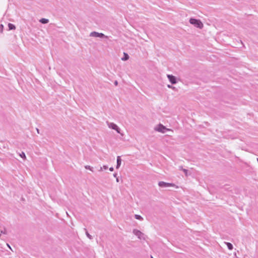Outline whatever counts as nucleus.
I'll return each instance as SVG.
<instances>
[{"instance_id":"nucleus-16","label":"nucleus","mask_w":258,"mask_h":258,"mask_svg":"<svg viewBox=\"0 0 258 258\" xmlns=\"http://www.w3.org/2000/svg\"><path fill=\"white\" fill-rule=\"evenodd\" d=\"M85 168L86 169H89V170H90L92 171V172L93 171V169H93V168H92V167H91L90 166H89V165H86V166H85Z\"/></svg>"},{"instance_id":"nucleus-15","label":"nucleus","mask_w":258,"mask_h":258,"mask_svg":"<svg viewBox=\"0 0 258 258\" xmlns=\"http://www.w3.org/2000/svg\"><path fill=\"white\" fill-rule=\"evenodd\" d=\"M0 231H1L0 238L3 239V238H2V233L4 234H7V232L6 229H5L4 231L0 230Z\"/></svg>"},{"instance_id":"nucleus-19","label":"nucleus","mask_w":258,"mask_h":258,"mask_svg":"<svg viewBox=\"0 0 258 258\" xmlns=\"http://www.w3.org/2000/svg\"><path fill=\"white\" fill-rule=\"evenodd\" d=\"M183 172L184 173L186 176H188L190 174L188 173V170L187 169L183 170Z\"/></svg>"},{"instance_id":"nucleus-11","label":"nucleus","mask_w":258,"mask_h":258,"mask_svg":"<svg viewBox=\"0 0 258 258\" xmlns=\"http://www.w3.org/2000/svg\"><path fill=\"white\" fill-rule=\"evenodd\" d=\"M128 58H129L128 55L127 53H124V57H122L121 58V59L122 60H123V61H125V60H126L128 59Z\"/></svg>"},{"instance_id":"nucleus-22","label":"nucleus","mask_w":258,"mask_h":258,"mask_svg":"<svg viewBox=\"0 0 258 258\" xmlns=\"http://www.w3.org/2000/svg\"><path fill=\"white\" fill-rule=\"evenodd\" d=\"M4 26L2 24L0 25V32H2Z\"/></svg>"},{"instance_id":"nucleus-25","label":"nucleus","mask_w":258,"mask_h":258,"mask_svg":"<svg viewBox=\"0 0 258 258\" xmlns=\"http://www.w3.org/2000/svg\"><path fill=\"white\" fill-rule=\"evenodd\" d=\"M114 85H115V86H117V85H118V82H117V81H115L114 82Z\"/></svg>"},{"instance_id":"nucleus-5","label":"nucleus","mask_w":258,"mask_h":258,"mask_svg":"<svg viewBox=\"0 0 258 258\" xmlns=\"http://www.w3.org/2000/svg\"><path fill=\"white\" fill-rule=\"evenodd\" d=\"M158 185L161 187H173L175 184L173 183H167L164 181H159L158 182Z\"/></svg>"},{"instance_id":"nucleus-12","label":"nucleus","mask_w":258,"mask_h":258,"mask_svg":"<svg viewBox=\"0 0 258 258\" xmlns=\"http://www.w3.org/2000/svg\"><path fill=\"white\" fill-rule=\"evenodd\" d=\"M229 250H232L233 249V245L231 243L229 242H225Z\"/></svg>"},{"instance_id":"nucleus-27","label":"nucleus","mask_w":258,"mask_h":258,"mask_svg":"<svg viewBox=\"0 0 258 258\" xmlns=\"http://www.w3.org/2000/svg\"><path fill=\"white\" fill-rule=\"evenodd\" d=\"M116 175H117V174H116V173H114V174H113V176H114V177H116Z\"/></svg>"},{"instance_id":"nucleus-28","label":"nucleus","mask_w":258,"mask_h":258,"mask_svg":"<svg viewBox=\"0 0 258 258\" xmlns=\"http://www.w3.org/2000/svg\"><path fill=\"white\" fill-rule=\"evenodd\" d=\"M116 181H117V182H119V179H118V178H116Z\"/></svg>"},{"instance_id":"nucleus-29","label":"nucleus","mask_w":258,"mask_h":258,"mask_svg":"<svg viewBox=\"0 0 258 258\" xmlns=\"http://www.w3.org/2000/svg\"><path fill=\"white\" fill-rule=\"evenodd\" d=\"M151 258H153V256H151Z\"/></svg>"},{"instance_id":"nucleus-14","label":"nucleus","mask_w":258,"mask_h":258,"mask_svg":"<svg viewBox=\"0 0 258 258\" xmlns=\"http://www.w3.org/2000/svg\"><path fill=\"white\" fill-rule=\"evenodd\" d=\"M85 231H86V234L87 235V236L90 239H92L93 238L92 236L88 233V232L87 231V229H85Z\"/></svg>"},{"instance_id":"nucleus-10","label":"nucleus","mask_w":258,"mask_h":258,"mask_svg":"<svg viewBox=\"0 0 258 258\" xmlns=\"http://www.w3.org/2000/svg\"><path fill=\"white\" fill-rule=\"evenodd\" d=\"M8 27L9 30H15L16 29L15 26L11 23H9L8 24Z\"/></svg>"},{"instance_id":"nucleus-20","label":"nucleus","mask_w":258,"mask_h":258,"mask_svg":"<svg viewBox=\"0 0 258 258\" xmlns=\"http://www.w3.org/2000/svg\"><path fill=\"white\" fill-rule=\"evenodd\" d=\"M20 156L21 158L25 159H26V156L24 152H22L21 154H20Z\"/></svg>"},{"instance_id":"nucleus-17","label":"nucleus","mask_w":258,"mask_h":258,"mask_svg":"<svg viewBox=\"0 0 258 258\" xmlns=\"http://www.w3.org/2000/svg\"><path fill=\"white\" fill-rule=\"evenodd\" d=\"M98 37H100V38H103V37L107 38V36H105L104 34H103V33H99Z\"/></svg>"},{"instance_id":"nucleus-4","label":"nucleus","mask_w":258,"mask_h":258,"mask_svg":"<svg viewBox=\"0 0 258 258\" xmlns=\"http://www.w3.org/2000/svg\"><path fill=\"white\" fill-rule=\"evenodd\" d=\"M133 233L140 239H145L144 234L140 230L137 229H134Z\"/></svg>"},{"instance_id":"nucleus-2","label":"nucleus","mask_w":258,"mask_h":258,"mask_svg":"<svg viewBox=\"0 0 258 258\" xmlns=\"http://www.w3.org/2000/svg\"><path fill=\"white\" fill-rule=\"evenodd\" d=\"M154 130L161 133H165L166 131H170V129L166 128L165 126L161 123L155 126Z\"/></svg>"},{"instance_id":"nucleus-26","label":"nucleus","mask_w":258,"mask_h":258,"mask_svg":"<svg viewBox=\"0 0 258 258\" xmlns=\"http://www.w3.org/2000/svg\"><path fill=\"white\" fill-rule=\"evenodd\" d=\"M36 131H37V133H38V134H39V133H40V132H39V129H38V128H36Z\"/></svg>"},{"instance_id":"nucleus-9","label":"nucleus","mask_w":258,"mask_h":258,"mask_svg":"<svg viewBox=\"0 0 258 258\" xmlns=\"http://www.w3.org/2000/svg\"><path fill=\"white\" fill-rule=\"evenodd\" d=\"M39 22L42 24H46L48 23L49 20L45 18H42L39 20Z\"/></svg>"},{"instance_id":"nucleus-18","label":"nucleus","mask_w":258,"mask_h":258,"mask_svg":"<svg viewBox=\"0 0 258 258\" xmlns=\"http://www.w3.org/2000/svg\"><path fill=\"white\" fill-rule=\"evenodd\" d=\"M108 168V166L106 165H104L103 167H101L100 169L99 170V171H102V169H104L105 170L107 169Z\"/></svg>"},{"instance_id":"nucleus-8","label":"nucleus","mask_w":258,"mask_h":258,"mask_svg":"<svg viewBox=\"0 0 258 258\" xmlns=\"http://www.w3.org/2000/svg\"><path fill=\"white\" fill-rule=\"evenodd\" d=\"M98 35H99V33L97 32H95V31L92 32L90 34V36H91V37H98Z\"/></svg>"},{"instance_id":"nucleus-7","label":"nucleus","mask_w":258,"mask_h":258,"mask_svg":"<svg viewBox=\"0 0 258 258\" xmlns=\"http://www.w3.org/2000/svg\"><path fill=\"white\" fill-rule=\"evenodd\" d=\"M121 163V159L120 156H117V165L116 168L118 169L119 168Z\"/></svg>"},{"instance_id":"nucleus-23","label":"nucleus","mask_w":258,"mask_h":258,"mask_svg":"<svg viewBox=\"0 0 258 258\" xmlns=\"http://www.w3.org/2000/svg\"><path fill=\"white\" fill-rule=\"evenodd\" d=\"M179 170H182V171H183V170H184V168H183V167H182V166H179Z\"/></svg>"},{"instance_id":"nucleus-21","label":"nucleus","mask_w":258,"mask_h":258,"mask_svg":"<svg viewBox=\"0 0 258 258\" xmlns=\"http://www.w3.org/2000/svg\"><path fill=\"white\" fill-rule=\"evenodd\" d=\"M167 87L169 88L172 89V90H175V87H173V86H172V85H167Z\"/></svg>"},{"instance_id":"nucleus-13","label":"nucleus","mask_w":258,"mask_h":258,"mask_svg":"<svg viewBox=\"0 0 258 258\" xmlns=\"http://www.w3.org/2000/svg\"><path fill=\"white\" fill-rule=\"evenodd\" d=\"M135 218L136 219L140 220H143V217H141L140 215H135Z\"/></svg>"},{"instance_id":"nucleus-1","label":"nucleus","mask_w":258,"mask_h":258,"mask_svg":"<svg viewBox=\"0 0 258 258\" xmlns=\"http://www.w3.org/2000/svg\"><path fill=\"white\" fill-rule=\"evenodd\" d=\"M189 21L191 24L194 25L195 27L198 28L202 29L204 27V25L200 20L190 18Z\"/></svg>"},{"instance_id":"nucleus-6","label":"nucleus","mask_w":258,"mask_h":258,"mask_svg":"<svg viewBox=\"0 0 258 258\" xmlns=\"http://www.w3.org/2000/svg\"><path fill=\"white\" fill-rule=\"evenodd\" d=\"M167 77L172 84H175L177 83L176 78L175 76L172 75H167Z\"/></svg>"},{"instance_id":"nucleus-24","label":"nucleus","mask_w":258,"mask_h":258,"mask_svg":"<svg viewBox=\"0 0 258 258\" xmlns=\"http://www.w3.org/2000/svg\"><path fill=\"white\" fill-rule=\"evenodd\" d=\"M114 170L113 168L112 167L109 168V170L110 171H113Z\"/></svg>"},{"instance_id":"nucleus-3","label":"nucleus","mask_w":258,"mask_h":258,"mask_svg":"<svg viewBox=\"0 0 258 258\" xmlns=\"http://www.w3.org/2000/svg\"><path fill=\"white\" fill-rule=\"evenodd\" d=\"M106 123L109 128L114 130L117 132V133L120 134V130L119 127L115 123L113 122H110L109 121H106Z\"/></svg>"}]
</instances>
